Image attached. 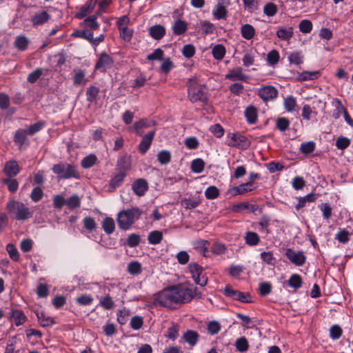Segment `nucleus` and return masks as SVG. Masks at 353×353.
<instances>
[{"label":"nucleus","mask_w":353,"mask_h":353,"mask_svg":"<svg viewBox=\"0 0 353 353\" xmlns=\"http://www.w3.org/2000/svg\"><path fill=\"white\" fill-rule=\"evenodd\" d=\"M99 303L105 310H110L114 305V303L110 295L101 297Z\"/></svg>","instance_id":"obj_57"},{"label":"nucleus","mask_w":353,"mask_h":353,"mask_svg":"<svg viewBox=\"0 0 353 353\" xmlns=\"http://www.w3.org/2000/svg\"><path fill=\"white\" fill-rule=\"evenodd\" d=\"M131 169V158L129 156L124 155L121 157L116 165V171L123 172L127 174V172Z\"/></svg>","instance_id":"obj_12"},{"label":"nucleus","mask_w":353,"mask_h":353,"mask_svg":"<svg viewBox=\"0 0 353 353\" xmlns=\"http://www.w3.org/2000/svg\"><path fill=\"white\" fill-rule=\"evenodd\" d=\"M350 145V139L345 137H339L336 141V146L339 150H345Z\"/></svg>","instance_id":"obj_56"},{"label":"nucleus","mask_w":353,"mask_h":353,"mask_svg":"<svg viewBox=\"0 0 353 353\" xmlns=\"http://www.w3.org/2000/svg\"><path fill=\"white\" fill-rule=\"evenodd\" d=\"M276 128L281 132L285 131L290 126V121L285 117L279 118L276 123Z\"/></svg>","instance_id":"obj_60"},{"label":"nucleus","mask_w":353,"mask_h":353,"mask_svg":"<svg viewBox=\"0 0 353 353\" xmlns=\"http://www.w3.org/2000/svg\"><path fill=\"white\" fill-rule=\"evenodd\" d=\"M141 214L142 211L136 207L120 211L117 216L119 228L123 230H129Z\"/></svg>","instance_id":"obj_2"},{"label":"nucleus","mask_w":353,"mask_h":353,"mask_svg":"<svg viewBox=\"0 0 353 353\" xmlns=\"http://www.w3.org/2000/svg\"><path fill=\"white\" fill-rule=\"evenodd\" d=\"M224 1L225 0H219L213 10V16L217 20L225 19L227 17L228 10L224 6Z\"/></svg>","instance_id":"obj_17"},{"label":"nucleus","mask_w":353,"mask_h":353,"mask_svg":"<svg viewBox=\"0 0 353 353\" xmlns=\"http://www.w3.org/2000/svg\"><path fill=\"white\" fill-rule=\"evenodd\" d=\"M46 125L43 121H39L34 124L30 125L27 130L28 134L32 136L39 132Z\"/></svg>","instance_id":"obj_50"},{"label":"nucleus","mask_w":353,"mask_h":353,"mask_svg":"<svg viewBox=\"0 0 353 353\" xmlns=\"http://www.w3.org/2000/svg\"><path fill=\"white\" fill-rule=\"evenodd\" d=\"M154 125V121L148 122L145 119H141L138 122L134 123V125L132 127H130V130H133L137 135L141 136L142 134V132L141 131V129L149 128Z\"/></svg>","instance_id":"obj_19"},{"label":"nucleus","mask_w":353,"mask_h":353,"mask_svg":"<svg viewBox=\"0 0 353 353\" xmlns=\"http://www.w3.org/2000/svg\"><path fill=\"white\" fill-rule=\"evenodd\" d=\"M43 194L44 193L42 189L39 187H36L32 189L30 194V198L32 201L38 202L40 200H41V199L43 196Z\"/></svg>","instance_id":"obj_58"},{"label":"nucleus","mask_w":353,"mask_h":353,"mask_svg":"<svg viewBox=\"0 0 353 353\" xmlns=\"http://www.w3.org/2000/svg\"><path fill=\"white\" fill-rule=\"evenodd\" d=\"M241 36L247 39H252L255 35V29L254 28L248 23L243 25L241 28Z\"/></svg>","instance_id":"obj_28"},{"label":"nucleus","mask_w":353,"mask_h":353,"mask_svg":"<svg viewBox=\"0 0 353 353\" xmlns=\"http://www.w3.org/2000/svg\"><path fill=\"white\" fill-rule=\"evenodd\" d=\"M83 223L84 228L91 232L97 228V223L94 219L90 216H86L83 220Z\"/></svg>","instance_id":"obj_59"},{"label":"nucleus","mask_w":353,"mask_h":353,"mask_svg":"<svg viewBox=\"0 0 353 353\" xmlns=\"http://www.w3.org/2000/svg\"><path fill=\"white\" fill-rule=\"evenodd\" d=\"M141 270V265L138 261H132L128 265V271L131 274H139Z\"/></svg>","instance_id":"obj_53"},{"label":"nucleus","mask_w":353,"mask_h":353,"mask_svg":"<svg viewBox=\"0 0 353 353\" xmlns=\"http://www.w3.org/2000/svg\"><path fill=\"white\" fill-rule=\"evenodd\" d=\"M210 243L207 240L199 239L193 243L194 248L200 254L206 256Z\"/></svg>","instance_id":"obj_25"},{"label":"nucleus","mask_w":353,"mask_h":353,"mask_svg":"<svg viewBox=\"0 0 353 353\" xmlns=\"http://www.w3.org/2000/svg\"><path fill=\"white\" fill-rule=\"evenodd\" d=\"M101 226L107 234H112L115 230V223L111 217L105 218L101 223Z\"/></svg>","instance_id":"obj_27"},{"label":"nucleus","mask_w":353,"mask_h":353,"mask_svg":"<svg viewBox=\"0 0 353 353\" xmlns=\"http://www.w3.org/2000/svg\"><path fill=\"white\" fill-rule=\"evenodd\" d=\"M36 315L40 325L42 327H48L54 323V319L52 317L46 315V313L42 311H37Z\"/></svg>","instance_id":"obj_22"},{"label":"nucleus","mask_w":353,"mask_h":353,"mask_svg":"<svg viewBox=\"0 0 353 353\" xmlns=\"http://www.w3.org/2000/svg\"><path fill=\"white\" fill-rule=\"evenodd\" d=\"M6 210L10 216L17 221L28 220L33 215V211L23 203L14 200L7 203Z\"/></svg>","instance_id":"obj_3"},{"label":"nucleus","mask_w":353,"mask_h":353,"mask_svg":"<svg viewBox=\"0 0 353 353\" xmlns=\"http://www.w3.org/2000/svg\"><path fill=\"white\" fill-rule=\"evenodd\" d=\"M185 341L192 346L196 344L199 340V334L193 330H188L183 334Z\"/></svg>","instance_id":"obj_35"},{"label":"nucleus","mask_w":353,"mask_h":353,"mask_svg":"<svg viewBox=\"0 0 353 353\" xmlns=\"http://www.w3.org/2000/svg\"><path fill=\"white\" fill-rule=\"evenodd\" d=\"M140 241V236L135 233L129 234L127 238V245L130 248H134L137 246L139 244Z\"/></svg>","instance_id":"obj_55"},{"label":"nucleus","mask_w":353,"mask_h":353,"mask_svg":"<svg viewBox=\"0 0 353 353\" xmlns=\"http://www.w3.org/2000/svg\"><path fill=\"white\" fill-rule=\"evenodd\" d=\"M5 174L10 178L15 176L20 171V167L16 161H10L4 167Z\"/></svg>","instance_id":"obj_18"},{"label":"nucleus","mask_w":353,"mask_h":353,"mask_svg":"<svg viewBox=\"0 0 353 353\" xmlns=\"http://www.w3.org/2000/svg\"><path fill=\"white\" fill-rule=\"evenodd\" d=\"M258 94L263 101L266 102L276 99L278 96V90L273 85H266L259 90Z\"/></svg>","instance_id":"obj_10"},{"label":"nucleus","mask_w":353,"mask_h":353,"mask_svg":"<svg viewBox=\"0 0 353 353\" xmlns=\"http://www.w3.org/2000/svg\"><path fill=\"white\" fill-rule=\"evenodd\" d=\"M200 203V201L196 199H183L181 201V205L185 209H193L196 208Z\"/></svg>","instance_id":"obj_45"},{"label":"nucleus","mask_w":353,"mask_h":353,"mask_svg":"<svg viewBox=\"0 0 353 353\" xmlns=\"http://www.w3.org/2000/svg\"><path fill=\"white\" fill-rule=\"evenodd\" d=\"M183 55L188 59L192 57L195 54V48L192 44H187L183 46L182 50Z\"/></svg>","instance_id":"obj_64"},{"label":"nucleus","mask_w":353,"mask_h":353,"mask_svg":"<svg viewBox=\"0 0 353 353\" xmlns=\"http://www.w3.org/2000/svg\"><path fill=\"white\" fill-rule=\"evenodd\" d=\"M235 346L238 351L245 352L249 347L248 341L245 336L240 337L236 339Z\"/></svg>","instance_id":"obj_46"},{"label":"nucleus","mask_w":353,"mask_h":353,"mask_svg":"<svg viewBox=\"0 0 353 353\" xmlns=\"http://www.w3.org/2000/svg\"><path fill=\"white\" fill-rule=\"evenodd\" d=\"M163 239V233L159 230H154L149 233L148 240L149 243L157 245L161 243Z\"/></svg>","instance_id":"obj_37"},{"label":"nucleus","mask_w":353,"mask_h":353,"mask_svg":"<svg viewBox=\"0 0 353 353\" xmlns=\"http://www.w3.org/2000/svg\"><path fill=\"white\" fill-rule=\"evenodd\" d=\"M83 24L92 30H97L99 28V24L97 21V17L92 15L84 19Z\"/></svg>","instance_id":"obj_49"},{"label":"nucleus","mask_w":353,"mask_h":353,"mask_svg":"<svg viewBox=\"0 0 353 353\" xmlns=\"http://www.w3.org/2000/svg\"><path fill=\"white\" fill-rule=\"evenodd\" d=\"M244 9L250 13L254 12L258 10L259 0H242Z\"/></svg>","instance_id":"obj_39"},{"label":"nucleus","mask_w":353,"mask_h":353,"mask_svg":"<svg viewBox=\"0 0 353 353\" xmlns=\"http://www.w3.org/2000/svg\"><path fill=\"white\" fill-rule=\"evenodd\" d=\"M73 83L74 85H84L87 79L85 72L82 70H74Z\"/></svg>","instance_id":"obj_24"},{"label":"nucleus","mask_w":353,"mask_h":353,"mask_svg":"<svg viewBox=\"0 0 353 353\" xmlns=\"http://www.w3.org/2000/svg\"><path fill=\"white\" fill-rule=\"evenodd\" d=\"M283 105L288 112H293L297 107L296 100L293 96H288L284 98Z\"/></svg>","instance_id":"obj_38"},{"label":"nucleus","mask_w":353,"mask_h":353,"mask_svg":"<svg viewBox=\"0 0 353 353\" xmlns=\"http://www.w3.org/2000/svg\"><path fill=\"white\" fill-rule=\"evenodd\" d=\"M149 33L153 39L159 40L165 34V29L161 25H155L150 28Z\"/></svg>","instance_id":"obj_20"},{"label":"nucleus","mask_w":353,"mask_h":353,"mask_svg":"<svg viewBox=\"0 0 353 353\" xmlns=\"http://www.w3.org/2000/svg\"><path fill=\"white\" fill-rule=\"evenodd\" d=\"M294 35V30L292 27L279 28L276 32V36L281 40L288 41Z\"/></svg>","instance_id":"obj_21"},{"label":"nucleus","mask_w":353,"mask_h":353,"mask_svg":"<svg viewBox=\"0 0 353 353\" xmlns=\"http://www.w3.org/2000/svg\"><path fill=\"white\" fill-rule=\"evenodd\" d=\"M97 158L95 154H89L84 157L81 161V166L83 168H90L92 167L97 162Z\"/></svg>","instance_id":"obj_47"},{"label":"nucleus","mask_w":353,"mask_h":353,"mask_svg":"<svg viewBox=\"0 0 353 353\" xmlns=\"http://www.w3.org/2000/svg\"><path fill=\"white\" fill-rule=\"evenodd\" d=\"M288 285L294 289H299L302 286V279L300 275L293 274L288 279Z\"/></svg>","instance_id":"obj_40"},{"label":"nucleus","mask_w":353,"mask_h":353,"mask_svg":"<svg viewBox=\"0 0 353 353\" xmlns=\"http://www.w3.org/2000/svg\"><path fill=\"white\" fill-rule=\"evenodd\" d=\"M6 250L8 253L10 258L14 261H18L20 259V254L16 247L12 243H8Z\"/></svg>","instance_id":"obj_43"},{"label":"nucleus","mask_w":353,"mask_h":353,"mask_svg":"<svg viewBox=\"0 0 353 353\" xmlns=\"http://www.w3.org/2000/svg\"><path fill=\"white\" fill-rule=\"evenodd\" d=\"M285 255L292 263L297 266H301L305 262L306 257L303 252H296L292 249H288Z\"/></svg>","instance_id":"obj_11"},{"label":"nucleus","mask_w":353,"mask_h":353,"mask_svg":"<svg viewBox=\"0 0 353 353\" xmlns=\"http://www.w3.org/2000/svg\"><path fill=\"white\" fill-rule=\"evenodd\" d=\"M134 192L139 196H143L148 189L147 181L143 179H139L132 183Z\"/></svg>","instance_id":"obj_16"},{"label":"nucleus","mask_w":353,"mask_h":353,"mask_svg":"<svg viewBox=\"0 0 353 353\" xmlns=\"http://www.w3.org/2000/svg\"><path fill=\"white\" fill-rule=\"evenodd\" d=\"M50 19V15L47 11H41L35 13L31 17V22L33 26H38L44 24Z\"/></svg>","instance_id":"obj_15"},{"label":"nucleus","mask_w":353,"mask_h":353,"mask_svg":"<svg viewBox=\"0 0 353 353\" xmlns=\"http://www.w3.org/2000/svg\"><path fill=\"white\" fill-rule=\"evenodd\" d=\"M28 43V39L23 35H21L16 38L14 41V46L17 49L23 51L27 49Z\"/></svg>","instance_id":"obj_41"},{"label":"nucleus","mask_w":353,"mask_h":353,"mask_svg":"<svg viewBox=\"0 0 353 353\" xmlns=\"http://www.w3.org/2000/svg\"><path fill=\"white\" fill-rule=\"evenodd\" d=\"M157 159L161 165H165L171 161V154L168 150H161L157 154Z\"/></svg>","instance_id":"obj_48"},{"label":"nucleus","mask_w":353,"mask_h":353,"mask_svg":"<svg viewBox=\"0 0 353 353\" xmlns=\"http://www.w3.org/2000/svg\"><path fill=\"white\" fill-rule=\"evenodd\" d=\"M219 195V190L216 186L214 185L208 187L205 192V196L208 199H214L217 198Z\"/></svg>","instance_id":"obj_54"},{"label":"nucleus","mask_w":353,"mask_h":353,"mask_svg":"<svg viewBox=\"0 0 353 353\" xmlns=\"http://www.w3.org/2000/svg\"><path fill=\"white\" fill-rule=\"evenodd\" d=\"M349 236L350 233L347 230L345 229L341 230L336 234V239H337L340 243H346L350 240Z\"/></svg>","instance_id":"obj_63"},{"label":"nucleus","mask_w":353,"mask_h":353,"mask_svg":"<svg viewBox=\"0 0 353 353\" xmlns=\"http://www.w3.org/2000/svg\"><path fill=\"white\" fill-rule=\"evenodd\" d=\"M245 243L250 246H254L259 244L260 238L254 232H247L245 235Z\"/></svg>","instance_id":"obj_32"},{"label":"nucleus","mask_w":353,"mask_h":353,"mask_svg":"<svg viewBox=\"0 0 353 353\" xmlns=\"http://www.w3.org/2000/svg\"><path fill=\"white\" fill-rule=\"evenodd\" d=\"M227 137L228 138V145L230 147L245 150L250 145V142L247 137L240 133H229Z\"/></svg>","instance_id":"obj_6"},{"label":"nucleus","mask_w":353,"mask_h":353,"mask_svg":"<svg viewBox=\"0 0 353 353\" xmlns=\"http://www.w3.org/2000/svg\"><path fill=\"white\" fill-rule=\"evenodd\" d=\"M52 171L59 175V179L77 178L78 176L76 167L71 164H55L52 167Z\"/></svg>","instance_id":"obj_5"},{"label":"nucleus","mask_w":353,"mask_h":353,"mask_svg":"<svg viewBox=\"0 0 353 353\" xmlns=\"http://www.w3.org/2000/svg\"><path fill=\"white\" fill-rule=\"evenodd\" d=\"M211 250L214 254L221 255L226 252L227 248L223 243L216 242L212 245Z\"/></svg>","instance_id":"obj_61"},{"label":"nucleus","mask_w":353,"mask_h":353,"mask_svg":"<svg viewBox=\"0 0 353 353\" xmlns=\"http://www.w3.org/2000/svg\"><path fill=\"white\" fill-rule=\"evenodd\" d=\"M205 166V163L201 159H196L192 161L191 169L195 173H201Z\"/></svg>","instance_id":"obj_51"},{"label":"nucleus","mask_w":353,"mask_h":353,"mask_svg":"<svg viewBox=\"0 0 353 353\" xmlns=\"http://www.w3.org/2000/svg\"><path fill=\"white\" fill-rule=\"evenodd\" d=\"M187 23L180 19L176 20L172 26L173 32L176 35L183 34L187 30Z\"/></svg>","instance_id":"obj_30"},{"label":"nucleus","mask_w":353,"mask_h":353,"mask_svg":"<svg viewBox=\"0 0 353 353\" xmlns=\"http://www.w3.org/2000/svg\"><path fill=\"white\" fill-rule=\"evenodd\" d=\"M212 53L215 59L221 60L225 54V48L221 44L216 45L212 48Z\"/></svg>","instance_id":"obj_42"},{"label":"nucleus","mask_w":353,"mask_h":353,"mask_svg":"<svg viewBox=\"0 0 353 353\" xmlns=\"http://www.w3.org/2000/svg\"><path fill=\"white\" fill-rule=\"evenodd\" d=\"M114 61L112 58L106 52H102L97 61L95 69L102 72H105L108 69L112 67Z\"/></svg>","instance_id":"obj_9"},{"label":"nucleus","mask_w":353,"mask_h":353,"mask_svg":"<svg viewBox=\"0 0 353 353\" xmlns=\"http://www.w3.org/2000/svg\"><path fill=\"white\" fill-rule=\"evenodd\" d=\"M254 189V183L252 181L243 183L239 186L233 188L236 194H244L248 192H250Z\"/></svg>","instance_id":"obj_33"},{"label":"nucleus","mask_w":353,"mask_h":353,"mask_svg":"<svg viewBox=\"0 0 353 353\" xmlns=\"http://www.w3.org/2000/svg\"><path fill=\"white\" fill-rule=\"evenodd\" d=\"M99 93V88L96 86H90L86 91L87 100L89 102H95Z\"/></svg>","instance_id":"obj_44"},{"label":"nucleus","mask_w":353,"mask_h":353,"mask_svg":"<svg viewBox=\"0 0 353 353\" xmlns=\"http://www.w3.org/2000/svg\"><path fill=\"white\" fill-rule=\"evenodd\" d=\"M242 72H243V68L241 67H237L236 68L229 70L228 74L225 75V78L227 79H230L233 81H247L248 77L245 74H243Z\"/></svg>","instance_id":"obj_13"},{"label":"nucleus","mask_w":353,"mask_h":353,"mask_svg":"<svg viewBox=\"0 0 353 353\" xmlns=\"http://www.w3.org/2000/svg\"><path fill=\"white\" fill-rule=\"evenodd\" d=\"M299 27L301 32L309 33L312 31V23L310 21L304 19L299 23Z\"/></svg>","instance_id":"obj_62"},{"label":"nucleus","mask_w":353,"mask_h":353,"mask_svg":"<svg viewBox=\"0 0 353 353\" xmlns=\"http://www.w3.org/2000/svg\"><path fill=\"white\" fill-rule=\"evenodd\" d=\"M190 288L174 285L159 293L156 302L164 307H171L174 303H186L192 299Z\"/></svg>","instance_id":"obj_1"},{"label":"nucleus","mask_w":353,"mask_h":353,"mask_svg":"<svg viewBox=\"0 0 353 353\" xmlns=\"http://www.w3.org/2000/svg\"><path fill=\"white\" fill-rule=\"evenodd\" d=\"M154 135L155 131H150L147 134L143 136L139 145V149L141 153L145 154L148 150L152 144Z\"/></svg>","instance_id":"obj_14"},{"label":"nucleus","mask_w":353,"mask_h":353,"mask_svg":"<svg viewBox=\"0 0 353 353\" xmlns=\"http://www.w3.org/2000/svg\"><path fill=\"white\" fill-rule=\"evenodd\" d=\"M27 134L28 132L26 130H17L14 136V141L15 143L19 147H21L26 142Z\"/></svg>","instance_id":"obj_34"},{"label":"nucleus","mask_w":353,"mask_h":353,"mask_svg":"<svg viewBox=\"0 0 353 353\" xmlns=\"http://www.w3.org/2000/svg\"><path fill=\"white\" fill-rule=\"evenodd\" d=\"M278 11L277 6L272 2L266 3L263 7V12L268 17L274 16Z\"/></svg>","instance_id":"obj_52"},{"label":"nucleus","mask_w":353,"mask_h":353,"mask_svg":"<svg viewBox=\"0 0 353 353\" xmlns=\"http://www.w3.org/2000/svg\"><path fill=\"white\" fill-rule=\"evenodd\" d=\"M81 198L77 195L73 194L66 199V205L70 210H74L81 206Z\"/></svg>","instance_id":"obj_36"},{"label":"nucleus","mask_w":353,"mask_h":353,"mask_svg":"<svg viewBox=\"0 0 353 353\" xmlns=\"http://www.w3.org/2000/svg\"><path fill=\"white\" fill-rule=\"evenodd\" d=\"M258 207L256 205L250 204L248 202H242L235 205H233L232 207V210L234 212H241L245 210H249L251 212H254L257 210Z\"/></svg>","instance_id":"obj_23"},{"label":"nucleus","mask_w":353,"mask_h":353,"mask_svg":"<svg viewBox=\"0 0 353 353\" xmlns=\"http://www.w3.org/2000/svg\"><path fill=\"white\" fill-rule=\"evenodd\" d=\"M245 117L247 121L250 124H254L257 120V110L253 105L248 106L245 111Z\"/></svg>","instance_id":"obj_26"},{"label":"nucleus","mask_w":353,"mask_h":353,"mask_svg":"<svg viewBox=\"0 0 353 353\" xmlns=\"http://www.w3.org/2000/svg\"><path fill=\"white\" fill-rule=\"evenodd\" d=\"M126 174H123V172H117L116 174L113 176V177L110 181V187L112 189H116L123 181L124 178Z\"/></svg>","instance_id":"obj_31"},{"label":"nucleus","mask_w":353,"mask_h":353,"mask_svg":"<svg viewBox=\"0 0 353 353\" xmlns=\"http://www.w3.org/2000/svg\"><path fill=\"white\" fill-rule=\"evenodd\" d=\"M224 294L232 299L233 300L239 301L241 303H251V296L248 292H241L240 291L234 290L231 286L227 285L223 290Z\"/></svg>","instance_id":"obj_8"},{"label":"nucleus","mask_w":353,"mask_h":353,"mask_svg":"<svg viewBox=\"0 0 353 353\" xmlns=\"http://www.w3.org/2000/svg\"><path fill=\"white\" fill-rule=\"evenodd\" d=\"M188 85V97L192 102L204 101L207 99L204 88L197 85L195 79H190Z\"/></svg>","instance_id":"obj_4"},{"label":"nucleus","mask_w":353,"mask_h":353,"mask_svg":"<svg viewBox=\"0 0 353 353\" xmlns=\"http://www.w3.org/2000/svg\"><path fill=\"white\" fill-rule=\"evenodd\" d=\"M10 316L14 319V324L17 326L22 325L26 319L24 313L19 310H12L10 313Z\"/></svg>","instance_id":"obj_29"},{"label":"nucleus","mask_w":353,"mask_h":353,"mask_svg":"<svg viewBox=\"0 0 353 353\" xmlns=\"http://www.w3.org/2000/svg\"><path fill=\"white\" fill-rule=\"evenodd\" d=\"M188 269L194 282L202 287L206 285L208 278L203 274V268L196 263H190Z\"/></svg>","instance_id":"obj_7"}]
</instances>
